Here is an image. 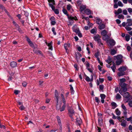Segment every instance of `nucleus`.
Here are the masks:
<instances>
[{
  "label": "nucleus",
  "mask_w": 132,
  "mask_h": 132,
  "mask_svg": "<svg viewBox=\"0 0 132 132\" xmlns=\"http://www.w3.org/2000/svg\"><path fill=\"white\" fill-rule=\"evenodd\" d=\"M115 59L116 60V62L117 65H120L122 62V56L121 55H118L116 57Z\"/></svg>",
  "instance_id": "f257e3e1"
},
{
  "label": "nucleus",
  "mask_w": 132,
  "mask_h": 132,
  "mask_svg": "<svg viewBox=\"0 0 132 132\" xmlns=\"http://www.w3.org/2000/svg\"><path fill=\"white\" fill-rule=\"evenodd\" d=\"M59 100H56V109L57 110H60V112H62L63 111H61V109L62 108V107L61 108V102H59Z\"/></svg>",
  "instance_id": "f03ea898"
},
{
  "label": "nucleus",
  "mask_w": 132,
  "mask_h": 132,
  "mask_svg": "<svg viewBox=\"0 0 132 132\" xmlns=\"http://www.w3.org/2000/svg\"><path fill=\"white\" fill-rule=\"evenodd\" d=\"M120 85L121 87V89L122 93L126 92L127 90V89L126 88L127 84L125 83H120Z\"/></svg>",
  "instance_id": "7ed1b4c3"
},
{
  "label": "nucleus",
  "mask_w": 132,
  "mask_h": 132,
  "mask_svg": "<svg viewBox=\"0 0 132 132\" xmlns=\"http://www.w3.org/2000/svg\"><path fill=\"white\" fill-rule=\"evenodd\" d=\"M119 92L120 94L125 98H128L129 97V94L128 92H126L122 93V92L120 90H119Z\"/></svg>",
  "instance_id": "20e7f679"
},
{
  "label": "nucleus",
  "mask_w": 132,
  "mask_h": 132,
  "mask_svg": "<svg viewBox=\"0 0 132 132\" xmlns=\"http://www.w3.org/2000/svg\"><path fill=\"white\" fill-rule=\"evenodd\" d=\"M48 1L49 3L48 4L49 6L52 9H54V5L55 4L54 0H48Z\"/></svg>",
  "instance_id": "39448f33"
},
{
  "label": "nucleus",
  "mask_w": 132,
  "mask_h": 132,
  "mask_svg": "<svg viewBox=\"0 0 132 132\" xmlns=\"http://www.w3.org/2000/svg\"><path fill=\"white\" fill-rule=\"evenodd\" d=\"M68 18L69 19V21L70 23H73V20H77L76 17L72 16H69V15H67Z\"/></svg>",
  "instance_id": "423d86ee"
},
{
  "label": "nucleus",
  "mask_w": 132,
  "mask_h": 132,
  "mask_svg": "<svg viewBox=\"0 0 132 132\" xmlns=\"http://www.w3.org/2000/svg\"><path fill=\"white\" fill-rule=\"evenodd\" d=\"M70 46V44L69 43H65L64 44V48L65 49L66 52L68 53L69 52V51L68 50V48H69Z\"/></svg>",
  "instance_id": "0eeeda50"
},
{
  "label": "nucleus",
  "mask_w": 132,
  "mask_h": 132,
  "mask_svg": "<svg viewBox=\"0 0 132 132\" xmlns=\"http://www.w3.org/2000/svg\"><path fill=\"white\" fill-rule=\"evenodd\" d=\"M68 111L70 117L72 119H73L72 116L74 113L73 110L72 109L70 108L69 109H68Z\"/></svg>",
  "instance_id": "6e6552de"
},
{
  "label": "nucleus",
  "mask_w": 132,
  "mask_h": 132,
  "mask_svg": "<svg viewBox=\"0 0 132 132\" xmlns=\"http://www.w3.org/2000/svg\"><path fill=\"white\" fill-rule=\"evenodd\" d=\"M76 123L78 126H80L82 123V120L80 118H77L76 119Z\"/></svg>",
  "instance_id": "1a4fd4ad"
},
{
  "label": "nucleus",
  "mask_w": 132,
  "mask_h": 132,
  "mask_svg": "<svg viewBox=\"0 0 132 132\" xmlns=\"http://www.w3.org/2000/svg\"><path fill=\"white\" fill-rule=\"evenodd\" d=\"M93 38L95 41L97 42L99 40H101L100 39V35L98 34H97L93 37Z\"/></svg>",
  "instance_id": "9d476101"
},
{
  "label": "nucleus",
  "mask_w": 132,
  "mask_h": 132,
  "mask_svg": "<svg viewBox=\"0 0 132 132\" xmlns=\"http://www.w3.org/2000/svg\"><path fill=\"white\" fill-rule=\"evenodd\" d=\"M17 63L14 61L11 62L10 63V66L12 68H14L17 66Z\"/></svg>",
  "instance_id": "9b49d317"
},
{
  "label": "nucleus",
  "mask_w": 132,
  "mask_h": 132,
  "mask_svg": "<svg viewBox=\"0 0 132 132\" xmlns=\"http://www.w3.org/2000/svg\"><path fill=\"white\" fill-rule=\"evenodd\" d=\"M62 101L64 104L62 106L61 111H64L66 107V101L65 98H62Z\"/></svg>",
  "instance_id": "f8f14e48"
},
{
  "label": "nucleus",
  "mask_w": 132,
  "mask_h": 132,
  "mask_svg": "<svg viewBox=\"0 0 132 132\" xmlns=\"http://www.w3.org/2000/svg\"><path fill=\"white\" fill-rule=\"evenodd\" d=\"M122 12V10L121 8H119L117 11L115 10L114 13L116 16L121 14Z\"/></svg>",
  "instance_id": "ddd939ff"
},
{
  "label": "nucleus",
  "mask_w": 132,
  "mask_h": 132,
  "mask_svg": "<svg viewBox=\"0 0 132 132\" xmlns=\"http://www.w3.org/2000/svg\"><path fill=\"white\" fill-rule=\"evenodd\" d=\"M109 42L110 45L111 46H113L114 45L116 44L115 42L113 39L110 40L109 41Z\"/></svg>",
  "instance_id": "4468645a"
},
{
  "label": "nucleus",
  "mask_w": 132,
  "mask_h": 132,
  "mask_svg": "<svg viewBox=\"0 0 132 132\" xmlns=\"http://www.w3.org/2000/svg\"><path fill=\"white\" fill-rule=\"evenodd\" d=\"M55 95L56 98V100H59V95L58 92L56 90H55Z\"/></svg>",
  "instance_id": "2eb2a0df"
},
{
  "label": "nucleus",
  "mask_w": 132,
  "mask_h": 132,
  "mask_svg": "<svg viewBox=\"0 0 132 132\" xmlns=\"http://www.w3.org/2000/svg\"><path fill=\"white\" fill-rule=\"evenodd\" d=\"M127 21V22L126 23V26H132L131 19H128Z\"/></svg>",
  "instance_id": "dca6fc26"
},
{
  "label": "nucleus",
  "mask_w": 132,
  "mask_h": 132,
  "mask_svg": "<svg viewBox=\"0 0 132 132\" xmlns=\"http://www.w3.org/2000/svg\"><path fill=\"white\" fill-rule=\"evenodd\" d=\"M111 104L112 106V108L113 109H114L117 106V104L114 102H111Z\"/></svg>",
  "instance_id": "f3484780"
},
{
  "label": "nucleus",
  "mask_w": 132,
  "mask_h": 132,
  "mask_svg": "<svg viewBox=\"0 0 132 132\" xmlns=\"http://www.w3.org/2000/svg\"><path fill=\"white\" fill-rule=\"evenodd\" d=\"M91 78L90 79L89 78L88 76H86L85 79L86 80L87 82L92 81L93 80V77L92 75H91Z\"/></svg>",
  "instance_id": "a211bd4d"
},
{
  "label": "nucleus",
  "mask_w": 132,
  "mask_h": 132,
  "mask_svg": "<svg viewBox=\"0 0 132 132\" xmlns=\"http://www.w3.org/2000/svg\"><path fill=\"white\" fill-rule=\"evenodd\" d=\"M52 45L53 43L52 42H51L50 43H48L47 44V46L49 47V49L51 50V51H52L53 50Z\"/></svg>",
  "instance_id": "6ab92c4d"
},
{
  "label": "nucleus",
  "mask_w": 132,
  "mask_h": 132,
  "mask_svg": "<svg viewBox=\"0 0 132 132\" xmlns=\"http://www.w3.org/2000/svg\"><path fill=\"white\" fill-rule=\"evenodd\" d=\"M127 68H126V67H124V66H122V67H121L118 70L119 71H125L126 70Z\"/></svg>",
  "instance_id": "aec40b11"
},
{
  "label": "nucleus",
  "mask_w": 132,
  "mask_h": 132,
  "mask_svg": "<svg viewBox=\"0 0 132 132\" xmlns=\"http://www.w3.org/2000/svg\"><path fill=\"white\" fill-rule=\"evenodd\" d=\"M99 25L98 28L100 30L103 29L105 28V25L103 23H101Z\"/></svg>",
  "instance_id": "412c9836"
},
{
  "label": "nucleus",
  "mask_w": 132,
  "mask_h": 132,
  "mask_svg": "<svg viewBox=\"0 0 132 132\" xmlns=\"http://www.w3.org/2000/svg\"><path fill=\"white\" fill-rule=\"evenodd\" d=\"M67 10L68 11H70L71 10H72V11H73V10L72 9V6L70 4H69L67 5Z\"/></svg>",
  "instance_id": "4be33fe9"
},
{
  "label": "nucleus",
  "mask_w": 132,
  "mask_h": 132,
  "mask_svg": "<svg viewBox=\"0 0 132 132\" xmlns=\"http://www.w3.org/2000/svg\"><path fill=\"white\" fill-rule=\"evenodd\" d=\"M72 29L73 31L75 32L76 33L78 32L79 31V30L78 29L76 28V27L75 26H74L72 27Z\"/></svg>",
  "instance_id": "5701e85b"
},
{
  "label": "nucleus",
  "mask_w": 132,
  "mask_h": 132,
  "mask_svg": "<svg viewBox=\"0 0 132 132\" xmlns=\"http://www.w3.org/2000/svg\"><path fill=\"white\" fill-rule=\"evenodd\" d=\"M85 12L88 15L90 14L91 13L90 10L88 9H86L85 10Z\"/></svg>",
  "instance_id": "b1692460"
},
{
  "label": "nucleus",
  "mask_w": 132,
  "mask_h": 132,
  "mask_svg": "<svg viewBox=\"0 0 132 132\" xmlns=\"http://www.w3.org/2000/svg\"><path fill=\"white\" fill-rule=\"evenodd\" d=\"M115 112L116 114L118 116H119L121 114V112L117 108L115 110Z\"/></svg>",
  "instance_id": "393cba45"
},
{
  "label": "nucleus",
  "mask_w": 132,
  "mask_h": 132,
  "mask_svg": "<svg viewBox=\"0 0 132 132\" xmlns=\"http://www.w3.org/2000/svg\"><path fill=\"white\" fill-rule=\"evenodd\" d=\"M121 122V123L120 124L123 127H125L126 126V121L125 120H123V121H122Z\"/></svg>",
  "instance_id": "a878e982"
},
{
  "label": "nucleus",
  "mask_w": 132,
  "mask_h": 132,
  "mask_svg": "<svg viewBox=\"0 0 132 132\" xmlns=\"http://www.w3.org/2000/svg\"><path fill=\"white\" fill-rule=\"evenodd\" d=\"M125 73L124 72L120 71V72L118 73V75L119 76H122L125 75Z\"/></svg>",
  "instance_id": "bb28decb"
},
{
  "label": "nucleus",
  "mask_w": 132,
  "mask_h": 132,
  "mask_svg": "<svg viewBox=\"0 0 132 132\" xmlns=\"http://www.w3.org/2000/svg\"><path fill=\"white\" fill-rule=\"evenodd\" d=\"M56 118L59 125H61L62 124L60 117L59 116H56Z\"/></svg>",
  "instance_id": "cd10ccee"
},
{
  "label": "nucleus",
  "mask_w": 132,
  "mask_h": 132,
  "mask_svg": "<svg viewBox=\"0 0 132 132\" xmlns=\"http://www.w3.org/2000/svg\"><path fill=\"white\" fill-rule=\"evenodd\" d=\"M102 22V20L100 18H97L96 19V23L98 24H99Z\"/></svg>",
  "instance_id": "c85d7f7f"
},
{
  "label": "nucleus",
  "mask_w": 132,
  "mask_h": 132,
  "mask_svg": "<svg viewBox=\"0 0 132 132\" xmlns=\"http://www.w3.org/2000/svg\"><path fill=\"white\" fill-rule=\"evenodd\" d=\"M111 68L114 72H115V70L116 69V65L114 63H113V66L111 67Z\"/></svg>",
  "instance_id": "c756f323"
},
{
  "label": "nucleus",
  "mask_w": 132,
  "mask_h": 132,
  "mask_svg": "<svg viewBox=\"0 0 132 132\" xmlns=\"http://www.w3.org/2000/svg\"><path fill=\"white\" fill-rule=\"evenodd\" d=\"M90 32L92 34H96L97 33V29L94 28L93 29L90 30Z\"/></svg>",
  "instance_id": "7c9ffc66"
},
{
  "label": "nucleus",
  "mask_w": 132,
  "mask_h": 132,
  "mask_svg": "<svg viewBox=\"0 0 132 132\" xmlns=\"http://www.w3.org/2000/svg\"><path fill=\"white\" fill-rule=\"evenodd\" d=\"M101 34L102 36H103L107 34V32L105 30H104L101 31Z\"/></svg>",
  "instance_id": "2f4dec72"
},
{
  "label": "nucleus",
  "mask_w": 132,
  "mask_h": 132,
  "mask_svg": "<svg viewBox=\"0 0 132 132\" xmlns=\"http://www.w3.org/2000/svg\"><path fill=\"white\" fill-rule=\"evenodd\" d=\"M86 8V6L84 5H81L80 7V11H82L84 10H85V9Z\"/></svg>",
  "instance_id": "473e14b6"
},
{
  "label": "nucleus",
  "mask_w": 132,
  "mask_h": 132,
  "mask_svg": "<svg viewBox=\"0 0 132 132\" xmlns=\"http://www.w3.org/2000/svg\"><path fill=\"white\" fill-rule=\"evenodd\" d=\"M103 36V39L104 40H106L109 39V37L107 34Z\"/></svg>",
  "instance_id": "72a5a7b5"
},
{
  "label": "nucleus",
  "mask_w": 132,
  "mask_h": 132,
  "mask_svg": "<svg viewBox=\"0 0 132 132\" xmlns=\"http://www.w3.org/2000/svg\"><path fill=\"white\" fill-rule=\"evenodd\" d=\"M117 53L116 51L114 49H111V53L112 55H114Z\"/></svg>",
  "instance_id": "f704fd0d"
},
{
  "label": "nucleus",
  "mask_w": 132,
  "mask_h": 132,
  "mask_svg": "<svg viewBox=\"0 0 132 132\" xmlns=\"http://www.w3.org/2000/svg\"><path fill=\"white\" fill-rule=\"evenodd\" d=\"M34 52L36 53L39 54H41L42 52L40 51L37 49H34L33 50Z\"/></svg>",
  "instance_id": "c9c22d12"
},
{
  "label": "nucleus",
  "mask_w": 132,
  "mask_h": 132,
  "mask_svg": "<svg viewBox=\"0 0 132 132\" xmlns=\"http://www.w3.org/2000/svg\"><path fill=\"white\" fill-rule=\"evenodd\" d=\"M106 61L107 63H108L109 64H110L112 62V60L111 58L109 57L108 59V60H106Z\"/></svg>",
  "instance_id": "e433bc0d"
},
{
  "label": "nucleus",
  "mask_w": 132,
  "mask_h": 132,
  "mask_svg": "<svg viewBox=\"0 0 132 132\" xmlns=\"http://www.w3.org/2000/svg\"><path fill=\"white\" fill-rule=\"evenodd\" d=\"M70 89L71 91V93L72 94H73L75 92V91L73 90V88L71 85H70Z\"/></svg>",
  "instance_id": "4c0bfd02"
},
{
  "label": "nucleus",
  "mask_w": 132,
  "mask_h": 132,
  "mask_svg": "<svg viewBox=\"0 0 132 132\" xmlns=\"http://www.w3.org/2000/svg\"><path fill=\"white\" fill-rule=\"evenodd\" d=\"M62 11L63 13L65 14L67 16L68 15H69L68 14L67 11L66 9L63 8V9Z\"/></svg>",
  "instance_id": "58836bf2"
},
{
  "label": "nucleus",
  "mask_w": 132,
  "mask_h": 132,
  "mask_svg": "<svg viewBox=\"0 0 132 132\" xmlns=\"http://www.w3.org/2000/svg\"><path fill=\"white\" fill-rule=\"evenodd\" d=\"M130 36L128 35H126V36L125 37L126 40L127 41H128L130 39Z\"/></svg>",
  "instance_id": "ea45409f"
},
{
  "label": "nucleus",
  "mask_w": 132,
  "mask_h": 132,
  "mask_svg": "<svg viewBox=\"0 0 132 132\" xmlns=\"http://www.w3.org/2000/svg\"><path fill=\"white\" fill-rule=\"evenodd\" d=\"M125 28L127 31H130L132 29V28H131L128 26H126L125 27Z\"/></svg>",
  "instance_id": "a19ab883"
},
{
  "label": "nucleus",
  "mask_w": 132,
  "mask_h": 132,
  "mask_svg": "<svg viewBox=\"0 0 132 132\" xmlns=\"http://www.w3.org/2000/svg\"><path fill=\"white\" fill-rule=\"evenodd\" d=\"M121 98V95L119 94H117L116 96V99H120Z\"/></svg>",
  "instance_id": "79ce46f5"
},
{
  "label": "nucleus",
  "mask_w": 132,
  "mask_h": 132,
  "mask_svg": "<svg viewBox=\"0 0 132 132\" xmlns=\"http://www.w3.org/2000/svg\"><path fill=\"white\" fill-rule=\"evenodd\" d=\"M54 11L55 13L57 14H59V11L57 9H55V7L54 9H52Z\"/></svg>",
  "instance_id": "37998d69"
},
{
  "label": "nucleus",
  "mask_w": 132,
  "mask_h": 132,
  "mask_svg": "<svg viewBox=\"0 0 132 132\" xmlns=\"http://www.w3.org/2000/svg\"><path fill=\"white\" fill-rule=\"evenodd\" d=\"M29 44L32 48H33L34 49H35V48L34 45V44H33V43L32 42H31V43H29Z\"/></svg>",
  "instance_id": "c03bdc74"
},
{
  "label": "nucleus",
  "mask_w": 132,
  "mask_h": 132,
  "mask_svg": "<svg viewBox=\"0 0 132 132\" xmlns=\"http://www.w3.org/2000/svg\"><path fill=\"white\" fill-rule=\"evenodd\" d=\"M99 51H97L96 52L94 55L95 56L96 58L99 57L98 56H99Z\"/></svg>",
  "instance_id": "a18cd8bd"
},
{
  "label": "nucleus",
  "mask_w": 132,
  "mask_h": 132,
  "mask_svg": "<svg viewBox=\"0 0 132 132\" xmlns=\"http://www.w3.org/2000/svg\"><path fill=\"white\" fill-rule=\"evenodd\" d=\"M118 18L119 19H124V16L122 14H119L118 15Z\"/></svg>",
  "instance_id": "49530a36"
},
{
  "label": "nucleus",
  "mask_w": 132,
  "mask_h": 132,
  "mask_svg": "<svg viewBox=\"0 0 132 132\" xmlns=\"http://www.w3.org/2000/svg\"><path fill=\"white\" fill-rule=\"evenodd\" d=\"M5 11L6 13L8 15V16L11 19H12V17L10 15L8 11L6 9L5 10Z\"/></svg>",
  "instance_id": "de8ad7c7"
},
{
  "label": "nucleus",
  "mask_w": 132,
  "mask_h": 132,
  "mask_svg": "<svg viewBox=\"0 0 132 132\" xmlns=\"http://www.w3.org/2000/svg\"><path fill=\"white\" fill-rule=\"evenodd\" d=\"M118 5L120 6L123 7V4L120 1H119L118 2Z\"/></svg>",
  "instance_id": "09e8293b"
},
{
  "label": "nucleus",
  "mask_w": 132,
  "mask_h": 132,
  "mask_svg": "<svg viewBox=\"0 0 132 132\" xmlns=\"http://www.w3.org/2000/svg\"><path fill=\"white\" fill-rule=\"evenodd\" d=\"M123 14L125 15H127V10L126 9H124L122 11Z\"/></svg>",
  "instance_id": "8fccbe9b"
},
{
  "label": "nucleus",
  "mask_w": 132,
  "mask_h": 132,
  "mask_svg": "<svg viewBox=\"0 0 132 132\" xmlns=\"http://www.w3.org/2000/svg\"><path fill=\"white\" fill-rule=\"evenodd\" d=\"M101 99H104L105 98V95L104 94H101L100 95Z\"/></svg>",
  "instance_id": "3c124183"
},
{
  "label": "nucleus",
  "mask_w": 132,
  "mask_h": 132,
  "mask_svg": "<svg viewBox=\"0 0 132 132\" xmlns=\"http://www.w3.org/2000/svg\"><path fill=\"white\" fill-rule=\"evenodd\" d=\"M101 40H99L97 42V43L100 46H102L103 45V43L101 42Z\"/></svg>",
  "instance_id": "603ef678"
},
{
  "label": "nucleus",
  "mask_w": 132,
  "mask_h": 132,
  "mask_svg": "<svg viewBox=\"0 0 132 132\" xmlns=\"http://www.w3.org/2000/svg\"><path fill=\"white\" fill-rule=\"evenodd\" d=\"M121 108L124 111H127L126 108L123 104L121 105Z\"/></svg>",
  "instance_id": "864d4df0"
},
{
  "label": "nucleus",
  "mask_w": 132,
  "mask_h": 132,
  "mask_svg": "<svg viewBox=\"0 0 132 132\" xmlns=\"http://www.w3.org/2000/svg\"><path fill=\"white\" fill-rule=\"evenodd\" d=\"M95 101L97 103H99L100 102V101L99 100L98 98L97 97H95Z\"/></svg>",
  "instance_id": "5fc2aeb1"
},
{
  "label": "nucleus",
  "mask_w": 132,
  "mask_h": 132,
  "mask_svg": "<svg viewBox=\"0 0 132 132\" xmlns=\"http://www.w3.org/2000/svg\"><path fill=\"white\" fill-rule=\"evenodd\" d=\"M126 80V79L124 78H123L120 79V83H124L123 82H125Z\"/></svg>",
  "instance_id": "6e6d98bb"
},
{
  "label": "nucleus",
  "mask_w": 132,
  "mask_h": 132,
  "mask_svg": "<svg viewBox=\"0 0 132 132\" xmlns=\"http://www.w3.org/2000/svg\"><path fill=\"white\" fill-rule=\"evenodd\" d=\"M127 10L129 13L130 14L132 12V9L130 8H129L127 9Z\"/></svg>",
  "instance_id": "4d7b16f0"
},
{
  "label": "nucleus",
  "mask_w": 132,
  "mask_h": 132,
  "mask_svg": "<svg viewBox=\"0 0 132 132\" xmlns=\"http://www.w3.org/2000/svg\"><path fill=\"white\" fill-rule=\"evenodd\" d=\"M55 28L54 27H53L52 29V30L53 32V34L54 35H56V33L55 31Z\"/></svg>",
  "instance_id": "13d9d810"
},
{
  "label": "nucleus",
  "mask_w": 132,
  "mask_h": 132,
  "mask_svg": "<svg viewBox=\"0 0 132 132\" xmlns=\"http://www.w3.org/2000/svg\"><path fill=\"white\" fill-rule=\"evenodd\" d=\"M109 122L111 124L114 125V122L113 120L112 119H110L109 121Z\"/></svg>",
  "instance_id": "bf43d9fd"
},
{
  "label": "nucleus",
  "mask_w": 132,
  "mask_h": 132,
  "mask_svg": "<svg viewBox=\"0 0 132 132\" xmlns=\"http://www.w3.org/2000/svg\"><path fill=\"white\" fill-rule=\"evenodd\" d=\"M77 34L78 36L80 37H82V35L81 33L80 32V31H79L77 33Z\"/></svg>",
  "instance_id": "052dcab7"
},
{
  "label": "nucleus",
  "mask_w": 132,
  "mask_h": 132,
  "mask_svg": "<svg viewBox=\"0 0 132 132\" xmlns=\"http://www.w3.org/2000/svg\"><path fill=\"white\" fill-rule=\"evenodd\" d=\"M56 23V22L55 21V20L54 21H51V25H54Z\"/></svg>",
  "instance_id": "680f3d73"
},
{
  "label": "nucleus",
  "mask_w": 132,
  "mask_h": 132,
  "mask_svg": "<svg viewBox=\"0 0 132 132\" xmlns=\"http://www.w3.org/2000/svg\"><path fill=\"white\" fill-rule=\"evenodd\" d=\"M19 108L21 111H22L24 110V107L23 105H21L20 107H19Z\"/></svg>",
  "instance_id": "e2e57ef3"
},
{
  "label": "nucleus",
  "mask_w": 132,
  "mask_h": 132,
  "mask_svg": "<svg viewBox=\"0 0 132 132\" xmlns=\"http://www.w3.org/2000/svg\"><path fill=\"white\" fill-rule=\"evenodd\" d=\"M26 38H27V40L28 42V44L30 43H31V42H32L31 41L30 39L28 37H26Z\"/></svg>",
  "instance_id": "0e129e2a"
},
{
  "label": "nucleus",
  "mask_w": 132,
  "mask_h": 132,
  "mask_svg": "<svg viewBox=\"0 0 132 132\" xmlns=\"http://www.w3.org/2000/svg\"><path fill=\"white\" fill-rule=\"evenodd\" d=\"M27 84V83L26 82H24L22 83V85L24 87L26 86Z\"/></svg>",
  "instance_id": "69168bd1"
},
{
  "label": "nucleus",
  "mask_w": 132,
  "mask_h": 132,
  "mask_svg": "<svg viewBox=\"0 0 132 132\" xmlns=\"http://www.w3.org/2000/svg\"><path fill=\"white\" fill-rule=\"evenodd\" d=\"M127 49L128 51H129L131 50V48L130 46H128L127 47Z\"/></svg>",
  "instance_id": "338daca9"
},
{
  "label": "nucleus",
  "mask_w": 132,
  "mask_h": 132,
  "mask_svg": "<svg viewBox=\"0 0 132 132\" xmlns=\"http://www.w3.org/2000/svg\"><path fill=\"white\" fill-rule=\"evenodd\" d=\"M128 104L130 106L132 107V101H130L129 102Z\"/></svg>",
  "instance_id": "774afa93"
}]
</instances>
